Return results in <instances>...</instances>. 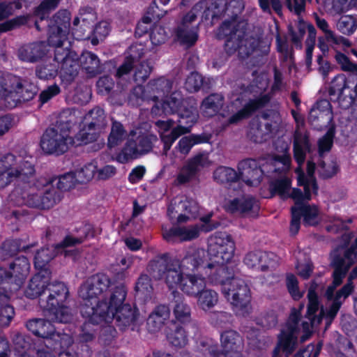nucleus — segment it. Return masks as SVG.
Segmentation results:
<instances>
[{"instance_id":"nucleus-1","label":"nucleus","mask_w":357,"mask_h":357,"mask_svg":"<svg viewBox=\"0 0 357 357\" xmlns=\"http://www.w3.org/2000/svg\"><path fill=\"white\" fill-rule=\"evenodd\" d=\"M33 166L21 157L8 153L0 158V188L10 185L17 178V186L10 195L17 204L32 207L50 208L61 199V193L52 183H35Z\"/></svg>"},{"instance_id":"nucleus-2","label":"nucleus","mask_w":357,"mask_h":357,"mask_svg":"<svg viewBox=\"0 0 357 357\" xmlns=\"http://www.w3.org/2000/svg\"><path fill=\"white\" fill-rule=\"evenodd\" d=\"M50 271H45L35 274L24 288L26 297L34 299L40 297V307L47 311L51 319L59 323H68L73 319L71 309L64 305L68 296V289L63 282H50Z\"/></svg>"},{"instance_id":"nucleus-3","label":"nucleus","mask_w":357,"mask_h":357,"mask_svg":"<svg viewBox=\"0 0 357 357\" xmlns=\"http://www.w3.org/2000/svg\"><path fill=\"white\" fill-rule=\"evenodd\" d=\"M234 9L232 13L234 17L231 21L225 20L218 30L217 36L219 38H225V50L229 54L238 51L241 56H248L255 49L258 41L255 38H245L247 23L244 21H238L237 15L243 9L241 0H232L227 6L226 10Z\"/></svg>"},{"instance_id":"nucleus-4","label":"nucleus","mask_w":357,"mask_h":357,"mask_svg":"<svg viewBox=\"0 0 357 357\" xmlns=\"http://www.w3.org/2000/svg\"><path fill=\"white\" fill-rule=\"evenodd\" d=\"M172 83L165 77L151 80L144 89L141 85L137 86L132 96L137 99L152 100L155 102L151 112L155 116L167 115L176 112L182 106L181 96L177 92L172 93Z\"/></svg>"},{"instance_id":"nucleus-5","label":"nucleus","mask_w":357,"mask_h":357,"mask_svg":"<svg viewBox=\"0 0 357 357\" xmlns=\"http://www.w3.org/2000/svg\"><path fill=\"white\" fill-rule=\"evenodd\" d=\"M126 296V290L123 285L117 286L109 294V303L89 317L87 321L92 324L102 322L110 323L115 320L121 328L133 324L137 319L138 312L135 307L128 303H123Z\"/></svg>"},{"instance_id":"nucleus-6","label":"nucleus","mask_w":357,"mask_h":357,"mask_svg":"<svg viewBox=\"0 0 357 357\" xmlns=\"http://www.w3.org/2000/svg\"><path fill=\"white\" fill-rule=\"evenodd\" d=\"M110 279L103 273L94 275L80 287L79 296L82 300L80 312L83 317L88 319L109 303L107 290Z\"/></svg>"},{"instance_id":"nucleus-7","label":"nucleus","mask_w":357,"mask_h":357,"mask_svg":"<svg viewBox=\"0 0 357 357\" xmlns=\"http://www.w3.org/2000/svg\"><path fill=\"white\" fill-rule=\"evenodd\" d=\"M191 100H184L182 106L178 107L176 111L180 117L179 125L173 128L174 121L171 119L167 121L159 120L155 125L160 135L161 141L164 144L163 151L165 154L170 149L172 144L181 135L189 132L190 128L198 119V112L194 103Z\"/></svg>"},{"instance_id":"nucleus-8","label":"nucleus","mask_w":357,"mask_h":357,"mask_svg":"<svg viewBox=\"0 0 357 357\" xmlns=\"http://www.w3.org/2000/svg\"><path fill=\"white\" fill-rule=\"evenodd\" d=\"M212 284H220L222 292L233 305L234 310L240 316H245L251 311L250 289L245 282L234 277L233 272L212 278Z\"/></svg>"},{"instance_id":"nucleus-9","label":"nucleus","mask_w":357,"mask_h":357,"mask_svg":"<svg viewBox=\"0 0 357 357\" xmlns=\"http://www.w3.org/2000/svg\"><path fill=\"white\" fill-rule=\"evenodd\" d=\"M37 91L36 86L28 79L8 74L0 75V107L13 108L33 99Z\"/></svg>"},{"instance_id":"nucleus-10","label":"nucleus","mask_w":357,"mask_h":357,"mask_svg":"<svg viewBox=\"0 0 357 357\" xmlns=\"http://www.w3.org/2000/svg\"><path fill=\"white\" fill-rule=\"evenodd\" d=\"M291 158L284 154L277 156L270 162L263 165L262 167L255 160L247 159L238 163V170L239 181L241 180L248 185L255 186L259 184L265 172L271 174L280 171L286 172L290 169Z\"/></svg>"},{"instance_id":"nucleus-11","label":"nucleus","mask_w":357,"mask_h":357,"mask_svg":"<svg viewBox=\"0 0 357 357\" xmlns=\"http://www.w3.org/2000/svg\"><path fill=\"white\" fill-rule=\"evenodd\" d=\"M206 252L208 257V268H215L218 275L229 274L225 266L233 257L234 243L225 232H217L208 238Z\"/></svg>"},{"instance_id":"nucleus-12","label":"nucleus","mask_w":357,"mask_h":357,"mask_svg":"<svg viewBox=\"0 0 357 357\" xmlns=\"http://www.w3.org/2000/svg\"><path fill=\"white\" fill-rule=\"evenodd\" d=\"M72 121L60 119L52 127L47 129L42 136L40 146L47 153L61 154L78 141L71 136Z\"/></svg>"},{"instance_id":"nucleus-13","label":"nucleus","mask_w":357,"mask_h":357,"mask_svg":"<svg viewBox=\"0 0 357 357\" xmlns=\"http://www.w3.org/2000/svg\"><path fill=\"white\" fill-rule=\"evenodd\" d=\"M298 174V183L304 187V194L301 190H294L291 195L295 202V206L291 208V221L290 224V233L296 235L300 228L301 218H303L305 225H312V208L307 202L311 199L310 184L305 174L300 168L296 170Z\"/></svg>"},{"instance_id":"nucleus-14","label":"nucleus","mask_w":357,"mask_h":357,"mask_svg":"<svg viewBox=\"0 0 357 357\" xmlns=\"http://www.w3.org/2000/svg\"><path fill=\"white\" fill-rule=\"evenodd\" d=\"M221 351L218 345L211 340H202L197 345V349L205 356L211 357H243L241 349L243 340L241 336L234 330H227L220 335Z\"/></svg>"},{"instance_id":"nucleus-15","label":"nucleus","mask_w":357,"mask_h":357,"mask_svg":"<svg viewBox=\"0 0 357 357\" xmlns=\"http://www.w3.org/2000/svg\"><path fill=\"white\" fill-rule=\"evenodd\" d=\"M207 262H208V257L204 250L190 248L181 260L174 259L172 263L173 267L171 269L174 268L183 273L188 271H202L212 284V278L218 276V273L215 272V268H208Z\"/></svg>"},{"instance_id":"nucleus-16","label":"nucleus","mask_w":357,"mask_h":357,"mask_svg":"<svg viewBox=\"0 0 357 357\" xmlns=\"http://www.w3.org/2000/svg\"><path fill=\"white\" fill-rule=\"evenodd\" d=\"M206 8L205 1L196 3L188 13L183 14L177 22L176 36L178 41L189 47L195 44L199 37V26L194 25L197 16Z\"/></svg>"},{"instance_id":"nucleus-17","label":"nucleus","mask_w":357,"mask_h":357,"mask_svg":"<svg viewBox=\"0 0 357 357\" xmlns=\"http://www.w3.org/2000/svg\"><path fill=\"white\" fill-rule=\"evenodd\" d=\"M213 213H208L201 218L202 226L193 225L190 226H176L171 228H162V236L168 242L188 241L197 238L200 230L206 232L217 228L220 223L212 220Z\"/></svg>"},{"instance_id":"nucleus-18","label":"nucleus","mask_w":357,"mask_h":357,"mask_svg":"<svg viewBox=\"0 0 357 357\" xmlns=\"http://www.w3.org/2000/svg\"><path fill=\"white\" fill-rule=\"evenodd\" d=\"M30 264L25 257L16 258L10 265V271L0 267V291L15 293L18 291L26 279Z\"/></svg>"},{"instance_id":"nucleus-19","label":"nucleus","mask_w":357,"mask_h":357,"mask_svg":"<svg viewBox=\"0 0 357 357\" xmlns=\"http://www.w3.org/2000/svg\"><path fill=\"white\" fill-rule=\"evenodd\" d=\"M167 286L172 293L180 289L187 296H195L206 287V278L197 274L183 273L172 268L167 277Z\"/></svg>"},{"instance_id":"nucleus-20","label":"nucleus","mask_w":357,"mask_h":357,"mask_svg":"<svg viewBox=\"0 0 357 357\" xmlns=\"http://www.w3.org/2000/svg\"><path fill=\"white\" fill-rule=\"evenodd\" d=\"M328 95L331 99L335 98L342 109H348L357 97V82L344 74H337L330 83Z\"/></svg>"},{"instance_id":"nucleus-21","label":"nucleus","mask_w":357,"mask_h":357,"mask_svg":"<svg viewBox=\"0 0 357 357\" xmlns=\"http://www.w3.org/2000/svg\"><path fill=\"white\" fill-rule=\"evenodd\" d=\"M83 127L76 135L77 144H86L97 139L100 133L107 126L103 109L95 107L85 115Z\"/></svg>"},{"instance_id":"nucleus-22","label":"nucleus","mask_w":357,"mask_h":357,"mask_svg":"<svg viewBox=\"0 0 357 357\" xmlns=\"http://www.w3.org/2000/svg\"><path fill=\"white\" fill-rule=\"evenodd\" d=\"M338 237L340 243L331 253V262L336 259L342 261V265L351 268L357 262V237L351 243L355 236L353 231H343Z\"/></svg>"},{"instance_id":"nucleus-23","label":"nucleus","mask_w":357,"mask_h":357,"mask_svg":"<svg viewBox=\"0 0 357 357\" xmlns=\"http://www.w3.org/2000/svg\"><path fill=\"white\" fill-rule=\"evenodd\" d=\"M70 16L66 10L58 12L49 25L48 43L54 46L56 50L59 47H69L67 36L70 31Z\"/></svg>"},{"instance_id":"nucleus-24","label":"nucleus","mask_w":357,"mask_h":357,"mask_svg":"<svg viewBox=\"0 0 357 357\" xmlns=\"http://www.w3.org/2000/svg\"><path fill=\"white\" fill-rule=\"evenodd\" d=\"M167 213L171 219L176 218L178 223L181 224L197 217L199 206L192 199L181 197L171 202Z\"/></svg>"},{"instance_id":"nucleus-25","label":"nucleus","mask_w":357,"mask_h":357,"mask_svg":"<svg viewBox=\"0 0 357 357\" xmlns=\"http://www.w3.org/2000/svg\"><path fill=\"white\" fill-rule=\"evenodd\" d=\"M81 242V238L67 236L60 244L43 248L35 256L34 264L36 268L39 270V272L45 273V270L49 271L47 268L48 263L56 254L61 252V249L64 250L65 255H68L70 250L65 249L72 245L79 244Z\"/></svg>"},{"instance_id":"nucleus-26","label":"nucleus","mask_w":357,"mask_h":357,"mask_svg":"<svg viewBox=\"0 0 357 357\" xmlns=\"http://www.w3.org/2000/svg\"><path fill=\"white\" fill-rule=\"evenodd\" d=\"M299 317L300 312L294 310L279 336V347L287 354H291L297 347V336L300 333L298 327Z\"/></svg>"},{"instance_id":"nucleus-27","label":"nucleus","mask_w":357,"mask_h":357,"mask_svg":"<svg viewBox=\"0 0 357 357\" xmlns=\"http://www.w3.org/2000/svg\"><path fill=\"white\" fill-rule=\"evenodd\" d=\"M224 208L229 213L252 218L256 217L259 210L258 202L250 196L227 200Z\"/></svg>"},{"instance_id":"nucleus-28","label":"nucleus","mask_w":357,"mask_h":357,"mask_svg":"<svg viewBox=\"0 0 357 357\" xmlns=\"http://www.w3.org/2000/svg\"><path fill=\"white\" fill-rule=\"evenodd\" d=\"M54 60L62 75L73 77L77 73V56L68 46L55 50Z\"/></svg>"},{"instance_id":"nucleus-29","label":"nucleus","mask_w":357,"mask_h":357,"mask_svg":"<svg viewBox=\"0 0 357 357\" xmlns=\"http://www.w3.org/2000/svg\"><path fill=\"white\" fill-rule=\"evenodd\" d=\"M244 263L249 268L264 271L276 267L278 259L273 253L257 250L249 252L244 259Z\"/></svg>"},{"instance_id":"nucleus-30","label":"nucleus","mask_w":357,"mask_h":357,"mask_svg":"<svg viewBox=\"0 0 357 357\" xmlns=\"http://www.w3.org/2000/svg\"><path fill=\"white\" fill-rule=\"evenodd\" d=\"M314 122H317L314 129L322 130L328 124L335 123L333 107L328 99L317 100L314 104Z\"/></svg>"},{"instance_id":"nucleus-31","label":"nucleus","mask_w":357,"mask_h":357,"mask_svg":"<svg viewBox=\"0 0 357 357\" xmlns=\"http://www.w3.org/2000/svg\"><path fill=\"white\" fill-rule=\"evenodd\" d=\"M331 266L333 268L332 273V282L328 286L325 291V297L327 301L335 300L336 292L335 291L336 288L340 286L344 278L346 277L350 268L342 265V261L340 259H336L333 263L331 262Z\"/></svg>"},{"instance_id":"nucleus-32","label":"nucleus","mask_w":357,"mask_h":357,"mask_svg":"<svg viewBox=\"0 0 357 357\" xmlns=\"http://www.w3.org/2000/svg\"><path fill=\"white\" fill-rule=\"evenodd\" d=\"M174 259L170 258L168 255L164 254L155 257L148 266V271L155 279L164 278L167 284V277Z\"/></svg>"},{"instance_id":"nucleus-33","label":"nucleus","mask_w":357,"mask_h":357,"mask_svg":"<svg viewBox=\"0 0 357 357\" xmlns=\"http://www.w3.org/2000/svg\"><path fill=\"white\" fill-rule=\"evenodd\" d=\"M46 54L44 43H34L22 46L19 49L18 56L20 60L34 63L42 59Z\"/></svg>"},{"instance_id":"nucleus-34","label":"nucleus","mask_w":357,"mask_h":357,"mask_svg":"<svg viewBox=\"0 0 357 357\" xmlns=\"http://www.w3.org/2000/svg\"><path fill=\"white\" fill-rule=\"evenodd\" d=\"M174 299L171 307L176 319L180 322H188L191 318V308L183 296L178 291L172 293Z\"/></svg>"},{"instance_id":"nucleus-35","label":"nucleus","mask_w":357,"mask_h":357,"mask_svg":"<svg viewBox=\"0 0 357 357\" xmlns=\"http://www.w3.org/2000/svg\"><path fill=\"white\" fill-rule=\"evenodd\" d=\"M268 101L267 96L264 95L255 100H250L243 107L233 114L229 119V123H237L249 117L252 112L263 107Z\"/></svg>"},{"instance_id":"nucleus-36","label":"nucleus","mask_w":357,"mask_h":357,"mask_svg":"<svg viewBox=\"0 0 357 357\" xmlns=\"http://www.w3.org/2000/svg\"><path fill=\"white\" fill-rule=\"evenodd\" d=\"M137 130H132L128 136V139L117 155V160L121 163H125L130 160L137 158L141 155L139 149L138 148L135 135H137Z\"/></svg>"},{"instance_id":"nucleus-37","label":"nucleus","mask_w":357,"mask_h":357,"mask_svg":"<svg viewBox=\"0 0 357 357\" xmlns=\"http://www.w3.org/2000/svg\"><path fill=\"white\" fill-rule=\"evenodd\" d=\"M169 316V310L166 305H158L151 313L147 319V326L149 331L155 333L159 331Z\"/></svg>"},{"instance_id":"nucleus-38","label":"nucleus","mask_w":357,"mask_h":357,"mask_svg":"<svg viewBox=\"0 0 357 357\" xmlns=\"http://www.w3.org/2000/svg\"><path fill=\"white\" fill-rule=\"evenodd\" d=\"M197 305L199 309L208 312L218 303V294L211 289L203 288L196 296Z\"/></svg>"},{"instance_id":"nucleus-39","label":"nucleus","mask_w":357,"mask_h":357,"mask_svg":"<svg viewBox=\"0 0 357 357\" xmlns=\"http://www.w3.org/2000/svg\"><path fill=\"white\" fill-rule=\"evenodd\" d=\"M26 328L34 335L43 338H50L54 332V326L50 321L43 319L29 321L26 323Z\"/></svg>"},{"instance_id":"nucleus-40","label":"nucleus","mask_w":357,"mask_h":357,"mask_svg":"<svg viewBox=\"0 0 357 357\" xmlns=\"http://www.w3.org/2000/svg\"><path fill=\"white\" fill-rule=\"evenodd\" d=\"M222 105L223 97L221 94H211L202 101L200 111L204 116L211 117L219 112Z\"/></svg>"},{"instance_id":"nucleus-41","label":"nucleus","mask_w":357,"mask_h":357,"mask_svg":"<svg viewBox=\"0 0 357 357\" xmlns=\"http://www.w3.org/2000/svg\"><path fill=\"white\" fill-rule=\"evenodd\" d=\"M349 296L344 293L343 291L340 289L336 291L335 300H332V303L328 308L324 311L323 309L321 310V314H323L326 319V327L330 326L334 319L336 317L340 309L341 308L344 301Z\"/></svg>"},{"instance_id":"nucleus-42","label":"nucleus","mask_w":357,"mask_h":357,"mask_svg":"<svg viewBox=\"0 0 357 357\" xmlns=\"http://www.w3.org/2000/svg\"><path fill=\"white\" fill-rule=\"evenodd\" d=\"M326 128V132L317 142L318 153L321 158H323L326 153L331 151L336 133L335 123L328 124Z\"/></svg>"},{"instance_id":"nucleus-43","label":"nucleus","mask_w":357,"mask_h":357,"mask_svg":"<svg viewBox=\"0 0 357 357\" xmlns=\"http://www.w3.org/2000/svg\"><path fill=\"white\" fill-rule=\"evenodd\" d=\"M79 63L82 68L91 76L100 73V59L95 54L91 52L82 53L79 57Z\"/></svg>"},{"instance_id":"nucleus-44","label":"nucleus","mask_w":357,"mask_h":357,"mask_svg":"<svg viewBox=\"0 0 357 357\" xmlns=\"http://www.w3.org/2000/svg\"><path fill=\"white\" fill-rule=\"evenodd\" d=\"M214 179L221 183H229L230 185H239L238 174L232 168L227 167H219L213 173Z\"/></svg>"},{"instance_id":"nucleus-45","label":"nucleus","mask_w":357,"mask_h":357,"mask_svg":"<svg viewBox=\"0 0 357 357\" xmlns=\"http://www.w3.org/2000/svg\"><path fill=\"white\" fill-rule=\"evenodd\" d=\"M308 305L306 321H302V328L301 333V342H304L311 337L312 327V288L310 287L307 291Z\"/></svg>"},{"instance_id":"nucleus-46","label":"nucleus","mask_w":357,"mask_h":357,"mask_svg":"<svg viewBox=\"0 0 357 357\" xmlns=\"http://www.w3.org/2000/svg\"><path fill=\"white\" fill-rule=\"evenodd\" d=\"M197 174V170L187 161L178 169L174 181L175 185H183L191 182Z\"/></svg>"},{"instance_id":"nucleus-47","label":"nucleus","mask_w":357,"mask_h":357,"mask_svg":"<svg viewBox=\"0 0 357 357\" xmlns=\"http://www.w3.org/2000/svg\"><path fill=\"white\" fill-rule=\"evenodd\" d=\"M271 130V126L267 123H252L248 135L255 142L261 143L268 139Z\"/></svg>"},{"instance_id":"nucleus-48","label":"nucleus","mask_w":357,"mask_h":357,"mask_svg":"<svg viewBox=\"0 0 357 357\" xmlns=\"http://www.w3.org/2000/svg\"><path fill=\"white\" fill-rule=\"evenodd\" d=\"M337 29L342 34L351 36L357 29V15H342L337 22Z\"/></svg>"},{"instance_id":"nucleus-49","label":"nucleus","mask_w":357,"mask_h":357,"mask_svg":"<svg viewBox=\"0 0 357 357\" xmlns=\"http://www.w3.org/2000/svg\"><path fill=\"white\" fill-rule=\"evenodd\" d=\"M307 148L308 144L306 137L296 132L294 138V158L299 165L305 161V152Z\"/></svg>"},{"instance_id":"nucleus-50","label":"nucleus","mask_w":357,"mask_h":357,"mask_svg":"<svg viewBox=\"0 0 357 357\" xmlns=\"http://www.w3.org/2000/svg\"><path fill=\"white\" fill-rule=\"evenodd\" d=\"M58 73V66L55 60L45 61L36 68V74L41 79H49L54 78Z\"/></svg>"},{"instance_id":"nucleus-51","label":"nucleus","mask_w":357,"mask_h":357,"mask_svg":"<svg viewBox=\"0 0 357 357\" xmlns=\"http://www.w3.org/2000/svg\"><path fill=\"white\" fill-rule=\"evenodd\" d=\"M126 136L123 125L119 122L114 121L112 123L110 134L108 136L107 145L112 149L121 143Z\"/></svg>"},{"instance_id":"nucleus-52","label":"nucleus","mask_w":357,"mask_h":357,"mask_svg":"<svg viewBox=\"0 0 357 357\" xmlns=\"http://www.w3.org/2000/svg\"><path fill=\"white\" fill-rule=\"evenodd\" d=\"M96 171L97 161L94 160L83 165L75 173L79 183H86L96 176Z\"/></svg>"},{"instance_id":"nucleus-53","label":"nucleus","mask_w":357,"mask_h":357,"mask_svg":"<svg viewBox=\"0 0 357 357\" xmlns=\"http://www.w3.org/2000/svg\"><path fill=\"white\" fill-rule=\"evenodd\" d=\"M169 342L175 347H183L188 343L185 331L180 326H176L167 335Z\"/></svg>"},{"instance_id":"nucleus-54","label":"nucleus","mask_w":357,"mask_h":357,"mask_svg":"<svg viewBox=\"0 0 357 357\" xmlns=\"http://www.w3.org/2000/svg\"><path fill=\"white\" fill-rule=\"evenodd\" d=\"M135 290L139 298L144 299L151 298L153 293V287L148 275H142L139 278L136 283Z\"/></svg>"},{"instance_id":"nucleus-55","label":"nucleus","mask_w":357,"mask_h":357,"mask_svg":"<svg viewBox=\"0 0 357 357\" xmlns=\"http://www.w3.org/2000/svg\"><path fill=\"white\" fill-rule=\"evenodd\" d=\"M61 191H67L74 188L79 182L75 172H68L60 176L52 181Z\"/></svg>"},{"instance_id":"nucleus-56","label":"nucleus","mask_w":357,"mask_h":357,"mask_svg":"<svg viewBox=\"0 0 357 357\" xmlns=\"http://www.w3.org/2000/svg\"><path fill=\"white\" fill-rule=\"evenodd\" d=\"M136 130L137 131V134L135 135V139L137 141L141 155H143L151 151L153 144L158 140V138L155 135H142L141 130L138 129Z\"/></svg>"},{"instance_id":"nucleus-57","label":"nucleus","mask_w":357,"mask_h":357,"mask_svg":"<svg viewBox=\"0 0 357 357\" xmlns=\"http://www.w3.org/2000/svg\"><path fill=\"white\" fill-rule=\"evenodd\" d=\"M290 185V180L287 177L282 176L280 179H277L271 183V189L273 192L278 193L283 198L288 197L292 198L291 195L295 189L289 192Z\"/></svg>"},{"instance_id":"nucleus-58","label":"nucleus","mask_w":357,"mask_h":357,"mask_svg":"<svg viewBox=\"0 0 357 357\" xmlns=\"http://www.w3.org/2000/svg\"><path fill=\"white\" fill-rule=\"evenodd\" d=\"M314 20H315L317 26L324 33V38L328 43L331 44H339L337 38L335 33L329 29L328 24L326 20L320 18L318 15L314 12Z\"/></svg>"},{"instance_id":"nucleus-59","label":"nucleus","mask_w":357,"mask_h":357,"mask_svg":"<svg viewBox=\"0 0 357 357\" xmlns=\"http://www.w3.org/2000/svg\"><path fill=\"white\" fill-rule=\"evenodd\" d=\"M96 20V15L93 9L90 7H85L79 10V16L73 22V26H77L81 22L85 26H89Z\"/></svg>"},{"instance_id":"nucleus-60","label":"nucleus","mask_w":357,"mask_h":357,"mask_svg":"<svg viewBox=\"0 0 357 357\" xmlns=\"http://www.w3.org/2000/svg\"><path fill=\"white\" fill-rule=\"evenodd\" d=\"M199 143L197 137L195 136H188L182 137L175 146V149L185 157L188 155L192 149V147Z\"/></svg>"},{"instance_id":"nucleus-61","label":"nucleus","mask_w":357,"mask_h":357,"mask_svg":"<svg viewBox=\"0 0 357 357\" xmlns=\"http://www.w3.org/2000/svg\"><path fill=\"white\" fill-rule=\"evenodd\" d=\"M335 59L337 64L340 66L341 69L345 72H351L357 75V64L351 62L345 54L337 52Z\"/></svg>"},{"instance_id":"nucleus-62","label":"nucleus","mask_w":357,"mask_h":357,"mask_svg":"<svg viewBox=\"0 0 357 357\" xmlns=\"http://www.w3.org/2000/svg\"><path fill=\"white\" fill-rule=\"evenodd\" d=\"M339 170V166L335 160H331L330 162L321 161L320 162L319 175L324 179L334 176Z\"/></svg>"},{"instance_id":"nucleus-63","label":"nucleus","mask_w":357,"mask_h":357,"mask_svg":"<svg viewBox=\"0 0 357 357\" xmlns=\"http://www.w3.org/2000/svg\"><path fill=\"white\" fill-rule=\"evenodd\" d=\"M110 31L109 24L106 21H102L96 25L93 31V38L91 39V43L93 45L98 44L100 40H102L107 37Z\"/></svg>"},{"instance_id":"nucleus-64","label":"nucleus","mask_w":357,"mask_h":357,"mask_svg":"<svg viewBox=\"0 0 357 357\" xmlns=\"http://www.w3.org/2000/svg\"><path fill=\"white\" fill-rule=\"evenodd\" d=\"M204 83L203 77L201 75L193 73H191L186 79L185 87L189 92L197 91Z\"/></svg>"}]
</instances>
